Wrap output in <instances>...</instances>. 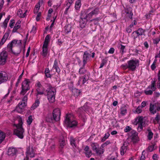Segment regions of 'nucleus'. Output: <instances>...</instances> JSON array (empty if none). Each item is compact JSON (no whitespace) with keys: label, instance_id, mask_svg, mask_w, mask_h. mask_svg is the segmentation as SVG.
I'll return each instance as SVG.
<instances>
[{"label":"nucleus","instance_id":"obj_1","mask_svg":"<svg viewBox=\"0 0 160 160\" xmlns=\"http://www.w3.org/2000/svg\"><path fill=\"white\" fill-rule=\"evenodd\" d=\"M21 41L20 40L12 41L7 46L8 51L9 52H12L14 55H18L21 52Z\"/></svg>","mask_w":160,"mask_h":160},{"label":"nucleus","instance_id":"obj_2","mask_svg":"<svg viewBox=\"0 0 160 160\" xmlns=\"http://www.w3.org/2000/svg\"><path fill=\"white\" fill-rule=\"evenodd\" d=\"M61 115V111L59 109L56 108L53 111L52 116L51 114H48L46 118L48 122H54L59 120Z\"/></svg>","mask_w":160,"mask_h":160},{"label":"nucleus","instance_id":"obj_3","mask_svg":"<svg viewBox=\"0 0 160 160\" xmlns=\"http://www.w3.org/2000/svg\"><path fill=\"white\" fill-rule=\"evenodd\" d=\"M18 123L15 125L17 128L14 130V133L19 138L22 139L23 138L24 130L22 127V122L21 118L18 119Z\"/></svg>","mask_w":160,"mask_h":160},{"label":"nucleus","instance_id":"obj_4","mask_svg":"<svg viewBox=\"0 0 160 160\" xmlns=\"http://www.w3.org/2000/svg\"><path fill=\"white\" fill-rule=\"evenodd\" d=\"M48 87L46 90L48 99L49 102L52 103L55 101L56 90L54 88L52 87L50 85H48Z\"/></svg>","mask_w":160,"mask_h":160},{"label":"nucleus","instance_id":"obj_5","mask_svg":"<svg viewBox=\"0 0 160 160\" xmlns=\"http://www.w3.org/2000/svg\"><path fill=\"white\" fill-rule=\"evenodd\" d=\"M65 123L68 127L72 128L76 126L77 123L73 119V116L71 114H67L64 120Z\"/></svg>","mask_w":160,"mask_h":160},{"label":"nucleus","instance_id":"obj_6","mask_svg":"<svg viewBox=\"0 0 160 160\" xmlns=\"http://www.w3.org/2000/svg\"><path fill=\"white\" fill-rule=\"evenodd\" d=\"M92 9V8H89L82 11V12H84L85 13L86 16L87 17L88 19L91 18L93 15L98 14L99 12L98 8H96L93 10Z\"/></svg>","mask_w":160,"mask_h":160},{"label":"nucleus","instance_id":"obj_7","mask_svg":"<svg viewBox=\"0 0 160 160\" xmlns=\"http://www.w3.org/2000/svg\"><path fill=\"white\" fill-rule=\"evenodd\" d=\"M127 63V68L132 71H134L137 67L139 66V61L138 60L135 59L134 60L132 59L128 61Z\"/></svg>","mask_w":160,"mask_h":160},{"label":"nucleus","instance_id":"obj_8","mask_svg":"<svg viewBox=\"0 0 160 160\" xmlns=\"http://www.w3.org/2000/svg\"><path fill=\"white\" fill-rule=\"evenodd\" d=\"M30 82L29 80L27 79H25L22 82V90L20 92V95H24L30 89L29 84Z\"/></svg>","mask_w":160,"mask_h":160},{"label":"nucleus","instance_id":"obj_9","mask_svg":"<svg viewBox=\"0 0 160 160\" xmlns=\"http://www.w3.org/2000/svg\"><path fill=\"white\" fill-rule=\"evenodd\" d=\"M28 97L27 95L23 98L22 102L19 103L18 106H17L15 110L19 113L22 112L23 109L27 105Z\"/></svg>","mask_w":160,"mask_h":160},{"label":"nucleus","instance_id":"obj_10","mask_svg":"<svg viewBox=\"0 0 160 160\" xmlns=\"http://www.w3.org/2000/svg\"><path fill=\"white\" fill-rule=\"evenodd\" d=\"M88 20L87 17H86L85 15V13L84 12H82L81 11L79 23L80 26L82 28H83L85 27Z\"/></svg>","mask_w":160,"mask_h":160},{"label":"nucleus","instance_id":"obj_11","mask_svg":"<svg viewBox=\"0 0 160 160\" xmlns=\"http://www.w3.org/2000/svg\"><path fill=\"white\" fill-rule=\"evenodd\" d=\"M156 82L155 81L152 82L151 85L148 86L147 90L145 91V93L146 95H151L152 92L155 90L156 88L155 87Z\"/></svg>","mask_w":160,"mask_h":160},{"label":"nucleus","instance_id":"obj_12","mask_svg":"<svg viewBox=\"0 0 160 160\" xmlns=\"http://www.w3.org/2000/svg\"><path fill=\"white\" fill-rule=\"evenodd\" d=\"M137 123L138 124V132L141 131L144 124V118L142 116L138 117L136 119Z\"/></svg>","mask_w":160,"mask_h":160},{"label":"nucleus","instance_id":"obj_13","mask_svg":"<svg viewBox=\"0 0 160 160\" xmlns=\"http://www.w3.org/2000/svg\"><path fill=\"white\" fill-rule=\"evenodd\" d=\"M7 57L6 51H3L0 53V64L4 65L5 63Z\"/></svg>","mask_w":160,"mask_h":160},{"label":"nucleus","instance_id":"obj_14","mask_svg":"<svg viewBox=\"0 0 160 160\" xmlns=\"http://www.w3.org/2000/svg\"><path fill=\"white\" fill-rule=\"evenodd\" d=\"M91 57L90 52L88 51H85L83 55L82 58L83 66L85 67V64L87 63L88 60Z\"/></svg>","mask_w":160,"mask_h":160},{"label":"nucleus","instance_id":"obj_15","mask_svg":"<svg viewBox=\"0 0 160 160\" xmlns=\"http://www.w3.org/2000/svg\"><path fill=\"white\" fill-rule=\"evenodd\" d=\"M27 158L26 159L28 160V156H30L31 158H33L35 156V152L34 150L32 147L31 148L30 147L27 148Z\"/></svg>","mask_w":160,"mask_h":160},{"label":"nucleus","instance_id":"obj_16","mask_svg":"<svg viewBox=\"0 0 160 160\" xmlns=\"http://www.w3.org/2000/svg\"><path fill=\"white\" fill-rule=\"evenodd\" d=\"M8 78V75L6 72H0V84L6 81Z\"/></svg>","mask_w":160,"mask_h":160},{"label":"nucleus","instance_id":"obj_17","mask_svg":"<svg viewBox=\"0 0 160 160\" xmlns=\"http://www.w3.org/2000/svg\"><path fill=\"white\" fill-rule=\"evenodd\" d=\"M149 110L150 112L153 114L156 112V111H159L160 110V107H157V105L156 104H152L151 103L150 104Z\"/></svg>","mask_w":160,"mask_h":160},{"label":"nucleus","instance_id":"obj_18","mask_svg":"<svg viewBox=\"0 0 160 160\" xmlns=\"http://www.w3.org/2000/svg\"><path fill=\"white\" fill-rule=\"evenodd\" d=\"M58 62L56 59L54 62V64L52 69L51 70L50 72L51 73L52 72H55L54 70L58 73L60 71V69L58 66Z\"/></svg>","mask_w":160,"mask_h":160},{"label":"nucleus","instance_id":"obj_19","mask_svg":"<svg viewBox=\"0 0 160 160\" xmlns=\"http://www.w3.org/2000/svg\"><path fill=\"white\" fill-rule=\"evenodd\" d=\"M88 77L87 75H84V76H82V77H80L78 81V84L80 85L82 82V84H84L88 80Z\"/></svg>","mask_w":160,"mask_h":160},{"label":"nucleus","instance_id":"obj_20","mask_svg":"<svg viewBox=\"0 0 160 160\" xmlns=\"http://www.w3.org/2000/svg\"><path fill=\"white\" fill-rule=\"evenodd\" d=\"M132 133L131 137L132 140L134 142H136L138 140V133L134 131H132Z\"/></svg>","mask_w":160,"mask_h":160},{"label":"nucleus","instance_id":"obj_21","mask_svg":"<svg viewBox=\"0 0 160 160\" xmlns=\"http://www.w3.org/2000/svg\"><path fill=\"white\" fill-rule=\"evenodd\" d=\"M85 67H82L80 68L78 71V74L79 75V77H82V76H84V75H86V73L87 72V71L84 68Z\"/></svg>","mask_w":160,"mask_h":160},{"label":"nucleus","instance_id":"obj_22","mask_svg":"<svg viewBox=\"0 0 160 160\" xmlns=\"http://www.w3.org/2000/svg\"><path fill=\"white\" fill-rule=\"evenodd\" d=\"M27 12V10H26L25 12L23 13L22 10L19 9L17 11V15L20 18H24L26 16Z\"/></svg>","mask_w":160,"mask_h":160},{"label":"nucleus","instance_id":"obj_23","mask_svg":"<svg viewBox=\"0 0 160 160\" xmlns=\"http://www.w3.org/2000/svg\"><path fill=\"white\" fill-rule=\"evenodd\" d=\"M17 152L16 149L13 148H10L8 151V154L9 155L13 156Z\"/></svg>","mask_w":160,"mask_h":160},{"label":"nucleus","instance_id":"obj_24","mask_svg":"<svg viewBox=\"0 0 160 160\" xmlns=\"http://www.w3.org/2000/svg\"><path fill=\"white\" fill-rule=\"evenodd\" d=\"M21 23V21H18L17 23L15 24V25L13 28L12 30V32H17V31L18 29L20 28L21 26L20 25V23Z\"/></svg>","mask_w":160,"mask_h":160},{"label":"nucleus","instance_id":"obj_25","mask_svg":"<svg viewBox=\"0 0 160 160\" xmlns=\"http://www.w3.org/2000/svg\"><path fill=\"white\" fill-rule=\"evenodd\" d=\"M6 137V134L1 130H0V144L4 141Z\"/></svg>","mask_w":160,"mask_h":160},{"label":"nucleus","instance_id":"obj_26","mask_svg":"<svg viewBox=\"0 0 160 160\" xmlns=\"http://www.w3.org/2000/svg\"><path fill=\"white\" fill-rule=\"evenodd\" d=\"M48 46H44V45H43L42 47V55L44 57H45L46 56L47 53H48V48H47Z\"/></svg>","mask_w":160,"mask_h":160},{"label":"nucleus","instance_id":"obj_27","mask_svg":"<svg viewBox=\"0 0 160 160\" xmlns=\"http://www.w3.org/2000/svg\"><path fill=\"white\" fill-rule=\"evenodd\" d=\"M128 149L127 146H125V144L122 146L121 148V154L123 155L126 152Z\"/></svg>","mask_w":160,"mask_h":160},{"label":"nucleus","instance_id":"obj_28","mask_svg":"<svg viewBox=\"0 0 160 160\" xmlns=\"http://www.w3.org/2000/svg\"><path fill=\"white\" fill-rule=\"evenodd\" d=\"M103 148L101 147V146L100 148H98L97 150L95 151V152L98 155H100L102 154H103L104 151V150Z\"/></svg>","mask_w":160,"mask_h":160},{"label":"nucleus","instance_id":"obj_29","mask_svg":"<svg viewBox=\"0 0 160 160\" xmlns=\"http://www.w3.org/2000/svg\"><path fill=\"white\" fill-rule=\"evenodd\" d=\"M39 101L38 100H37L31 107V110H33L34 109L37 108L39 106Z\"/></svg>","mask_w":160,"mask_h":160},{"label":"nucleus","instance_id":"obj_30","mask_svg":"<svg viewBox=\"0 0 160 160\" xmlns=\"http://www.w3.org/2000/svg\"><path fill=\"white\" fill-rule=\"evenodd\" d=\"M120 110V113L122 115H125L127 112V109L125 106L122 107Z\"/></svg>","mask_w":160,"mask_h":160},{"label":"nucleus","instance_id":"obj_31","mask_svg":"<svg viewBox=\"0 0 160 160\" xmlns=\"http://www.w3.org/2000/svg\"><path fill=\"white\" fill-rule=\"evenodd\" d=\"M86 110L85 106L81 107L78 110V112L80 115H82Z\"/></svg>","mask_w":160,"mask_h":160},{"label":"nucleus","instance_id":"obj_32","mask_svg":"<svg viewBox=\"0 0 160 160\" xmlns=\"http://www.w3.org/2000/svg\"><path fill=\"white\" fill-rule=\"evenodd\" d=\"M81 6V0H78L76 1L75 2V9L78 10L79 9Z\"/></svg>","mask_w":160,"mask_h":160},{"label":"nucleus","instance_id":"obj_33","mask_svg":"<svg viewBox=\"0 0 160 160\" xmlns=\"http://www.w3.org/2000/svg\"><path fill=\"white\" fill-rule=\"evenodd\" d=\"M137 34V36H139L140 35H142L143 33L144 32V30L142 28H139L138 30L135 31Z\"/></svg>","mask_w":160,"mask_h":160},{"label":"nucleus","instance_id":"obj_34","mask_svg":"<svg viewBox=\"0 0 160 160\" xmlns=\"http://www.w3.org/2000/svg\"><path fill=\"white\" fill-rule=\"evenodd\" d=\"M72 92L73 94L75 96H78L79 95L80 93L79 90L76 89H73Z\"/></svg>","mask_w":160,"mask_h":160},{"label":"nucleus","instance_id":"obj_35","mask_svg":"<svg viewBox=\"0 0 160 160\" xmlns=\"http://www.w3.org/2000/svg\"><path fill=\"white\" fill-rule=\"evenodd\" d=\"M71 25L70 24H68L65 27V32L67 33H68L71 32Z\"/></svg>","mask_w":160,"mask_h":160},{"label":"nucleus","instance_id":"obj_36","mask_svg":"<svg viewBox=\"0 0 160 160\" xmlns=\"http://www.w3.org/2000/svg\"><path fill=\"white\" fill-rule=\"evenodd\" d=\"M50 41V38L49 35H47L45 39L43 45L46 46H48V43Z\"/></svg>","mask_w":160,"mask_h":160},{"label":"nucleus","instance_id":"obj_37","mask_svg":"<svg viewBox=\"0 0 160 160\" xmlns=\"http://www.w3.org/2000/svg\"><path fill=\"white\" fill-rule=\"evenodd\" d=\"M157 147L155 146V144H153L152 145H150L149 146L148 148V150L149 152H152L153 150L155 149Z\"/></svg>","mask_w":160,"mask_h":160},{"label":"nucleus","instance_id":"obj_38","mask_svg":"<svg viewBox=\"0 0 160 160\" xmlns=\"http://www.w3.org/2000/svg\"><path fill=\"white\" fill-rule=\"evenodd\" d=\"M70 142L72 146L76 147V143L75 139H74L73 137H70Z\"/></svg>","mask_w":160,"mask_h":160},{"label":"nucleus","instance_id":"obj_39","mask_svg":"<svg viewBox=\"0 0 160 160\" xmlns=\"http://www.w3.org/2000/svg\"><path fill=\"white\" fill-rule=\"evenodd\" d=\"M148 138L149 140H151L152 138L153 133L151 131L150 129L148 130Z\"/></svg>","mask_w":160,"mask_h":160},{"label":"nucleus","instance_id":"obj_40","mask_svg":"<svg viewBox=\"0 0 160 160\" xmlns=\"http://www.w3.org/2000/svg\"><path fill=\"white\" fill-rule=\"evenodd\" d=\"M50 71L49 68H47L45 69V73L47 78H51V75L50 74Z\"/></svg>","mask_w":160,"mask_h":160},{"label":"nucleus","instance_id":"obj_41","mask_svg":"<svg viewBox=\"0 0 160 160\" xmlns=\"http://www.w3.org/2000/svg\"><path fill=\"white\" fill-rule=\"evenodd\" d=\"M32 115H30L28 117L27 120V122L28 125H30L32 122Z\"/></svg>","mask_w":160,"mask_h":160},{"label":"nucleus","instance_id":"obj_42","mask_svg":"<svg viewBox=\"0 0 160 160\" xmlns=\"http://www.w3.org/2000/svg\"><path fill=\"white\" fill-rule=\"evenodd\" d=\"M120 52L122 53V54L125 52L124 50L125 49V46L123 45L122 44H120Z\"/></svg>","mask_w":160,"mask_h":160},{"label":"nucleus","instance_id":"obj_43","mask_svg":"<svg viewBox=\"0 0 160 160\" xmlns=\"http://www.w3.org/2000/svg\"><path fill=\"white\" fill-rule=\"evenodd\" d=\"M92 147L93 150L95 151L99 148L98 145L97 144L93 143L92 145Z\"/></svg>","mask_w":160,"mask_h":160},{"label":"nucleus","instance_id":"obj_44","mask_svg":"<svg viewBox=\"0 0 160 160\" xmlns=\"http://www.w3.org/2000/svg\"><path fill=\"white\" fill-rule=\"evenodd\" d=\"M37 94L42 95L43 93L44 90L43 89H40L39 88H37Z\"/></svg>","mask_w":160,"mask_h":160},{"label":"nucleus","instance_id":"obj_45","mask_svg":"<svg viewBox=\"0 0 160 160\" xmlns=\"http://www.w3.org/2000/svg\"><path fill=\"white\" fill-rule=\"evenodd\" d=\"M85 153L86 156L88 158L90 157L92 155V152L90 150L85 152Z\"/></svg>","mask_w":160,"mask_h":160},{"label":"nucleus","instance_id":"obj_46","mask_svg":"<svg viewBox=\"0 0 160 160\" xmlns=\"http://www.w3.org/2000/svg\"><path fill=\"white\" fill-rule=\"evenodd\" d=\"M107 62V61L106 60L103 59L102 61V62L99 68H102L103 66Z\"/></svg>","mask_w":160,"mask_h":160},{"label":"nucleus","instance_id":"obj_47","mask_svg":"<svg viewBox=\"0 0 160 160\" xmlns=\"http://www.w3.org/2000/svg\"><path fill=\"white\" fill-rule=\"evenodd\" d=\"M141 108V106H138L137 108L136 112L138 113H140L142 111Z\"/></svg>","mask_w":160,"mask_h":160},{"label":"nucleus","instance_id":"obj_48","mask_svg":"<svg viewBox=\"0 0 160 160\" xmlns=\"http://www.w3.org/2000/svg\"><path fill=\"white\" fill-rule=\"evenodd\" d=\"M9 19H6L4 20V22H3V25L4 27L5 28H6L7 27V24L8 23L9 21Z\"/></svg>","mask_w":160,"mask_h":160},{"label":"nucleus","instance_id":"obj_49","mask_svg":"<svg viewBox=\"0 0 160 160\" xmlns=\"http://www.w3.org/2000/svg\"><path fill=\"white\" fill-rule=\"evenodd\" d=\"M110 142L109 141H107L106 142L104 143L103 144H102L101 145V147L104 148V147L108 145L110 143Z\"/></svg>","mask_w":160,"mask_h":160},{"label":"nucleus","instance_id":"obj_50","mask_svg":"<svg viewBox=\"0 0 160 160\" xmlns=\"http://www.w3.org/2000/svg\"><path fill=\"white\" fill-rule=\"evenodd\" d=\"M131 130V128L129 126H127L124 129V131L125 132H129Z\"/></svg>","mask_w":160,"mask_h":160},{"label":"nucleus","instance_id":"obj_51","mask_svg":"<svg viewBox=\"0 0 160 160\" xmlns=\"http://www.w3.org/2000/svg\"><path fill=\"white\" fill-rule=\"evenodd\" d=\"M60 147L62 148H63L65 145V143L64 140H62L60 141Z\"/></svg>","mask_w":160,"mask_h":160},{"label":"nucleus","instance_id":"obj_52","mask_svg":"<svg viewBox=\"0 0 160 160\" xmlns=\"http://www.w3.org/2000/svg\"><path fill=\"white\" fill-rule=\"evenodd\" d=\"M132 37L134 39H135L136 38H137V37L138 36H137V34L136 33V32H133L132 35Z\"/></svg>","mask_w":160,"mask_h":160},{"label":"nucleus","instance_id":"obj_53","mask_svg":"<svg viewBox=\"0 0 160 160\" xmlns=\"http://www.w3.org/2000/svg\"><path fill=\"white\" fill-rule=\"evenodd\" d=\"M14 23H15V22H14V20H11L10 21V23H9V26L11 28H12L13 27V26H14Z\"/></svg>","mask_w":160,"mask_h":160},{"label":"nucleus","instance_id":"obj_54","mask_svg":"<svg viewBox=\"0 0 160 160\" xmlns=\"http://www.w3.org/2000/svg\"><path fill=\"white\" fill-rule=\"evenodd\" d=\"M41 16V13L40 12H39L38 13L37 16L36 18V20L37 21H38L40 19V17Z\"/></svg>","mask_w":160,"mask_h":160},{"label":"nucleus","instance_id":"obj_55","mask_svg":"<svg viewBox=\"0 0 160 160\" xmlns=\"http://www.w3.org/2000/svg\"><path fill=\"white\" fill-rule=\"evenodd\" d=\"M37 88H39L40 89H43L41 84L39 82H37Z\"/></svg>","mask_w":160,"mask_h":160},{"label":"nucleus","instance_id":"obj_56","mask_svg":"<svg viewBox=\"0 0 160 160\" xmlns=\"http://www.w3.org/2000/svg\"><path fill=\"white\" fill-rule=\"evenodd\" d=\"M153 10H151L149 12L148 14L146 15V18H147L150 17L151 16V15L152 14L151 13H153Z\"/></svg>","mask_w":160,"mask_h":160},{"label":"nucleus","instance_id":"obj_57","mask_svg":"<svg viewBox=\"0 0 160 160\" xmlns=\"http://www.w3.org/2000/svg\"><path fill=\"white\" fill-rule=\"evenodd\" d=\"M114 48H112L110 49L109 51L108 52L109 53L112 54L114 53Z\"/></svg>","mask_w":160,"mask_h":160},{"label":"nucleus","instance_id":"obj_58","mask_svg":"<svg viewBox=\"0 0 160 160\" xmlns=\"http://www.w3.org/2000/svg\"><path fill=\"white\" fill-rule=\"evenodd\" d=\"M127 14H128V16L131 19L132 18V16L133 15L132 12H130V13L128 12H127Z\"/></svg>","mask_w":160,"mask_h":160},{"label":"nucleus","instance_id":"obj_59","mask_svg":"<svg viewBox=\"0 0 160 160\" xmlns=\"http://www.w3.org/2000/svg\"><path fill=\"white\" fill-rule=\"evenodd\" d=\"M160 119V115L158 114H157L156 116V117L155 118V120L158 122Z\"/></svg>","mask_w":160,"mask_h":160},{"label":"nucleus","instance_id":"obj_60","mask_svg":"<svg viewBox=\"0 0 160 160\" xmlns=\"http://www.w3.org/2000/svg\"><path fill=\"white\" fill-rule=\"evenodd\" d=\"M131 28V27H130L129 26L126 28V31L128 33H130L132 31V30Z\"/></svg>","mask_w":160,"mask_h":160},{"label":"nucleus","instance_id":"obj_61","mask_svg":"<svg viewBox=\"0 0 160 160\" xmlns=\"http://www.w3.org/2000/svg\"><path fill=\"white\" fill-rule=\"evenodd\" d=\"M144 152V151H143L142 152L140 160H145V157L144 155L143 154Z\"/></svg>","mask_w":160,"mask_h":160},{"label":"nucleus","instance_id":"obj_62","mask_svg":"<svg viewBox=\"0 0 160 160\" xmlns=\"http://www.w3.org/2000/svg\"><path fill=\"white\" fill-rule=\"evenodd\" d=\"M8 34L7 33H5L4 36H3L2 38L6 40V39L8 38Z\"/></svg>","mask_w":160,"mask_h":160},{"label":"nucleus","instance_id":"obj_63","mask_svg":"<svg viewBox=\"0 0 160 160\" xmlns=\"http://www.w3.org/2000/svg\"><path fill=\"white\" fill-rule=\"evenodd\" d=\"M40 7V2H39L38 4H36L35 7V8L39 9V8Z\"/></svg>","mask_w":160,"mask_h":160},{"label":"nucleus","instance_id":"obj_64","mask_svg":"<svg viewBox=\"0 0 160 160\" xmlns=\"http://www.w3.org/2000/svg\"><path fill=\"white\" fill-rule=\"evenodd\" d=\"M155 62H156L155 61L152 64V65L151 66V68L152 70H154L156 68V66H155Z\"/></svg>","mask_w":160,"mask_h":160}]
</instances>
